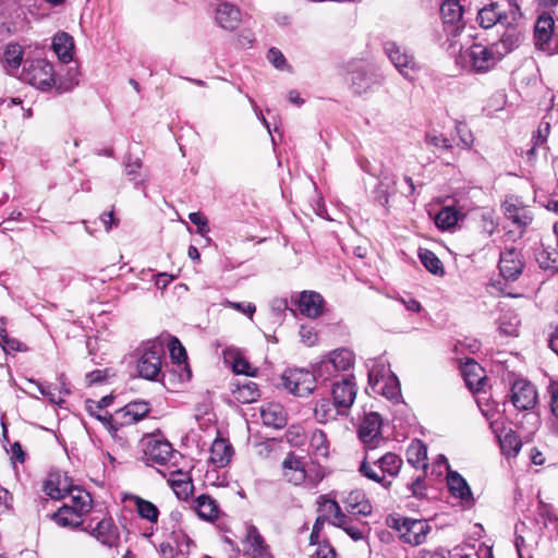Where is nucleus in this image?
Segmentation results:
<instances>
[{"instance_id":"774afa93","label":"nucleus","mask_w":558,"mask_h":558,"mask_svg":"<svg viewBox=\"0 0 558 558\" xmlns=\"http://www.w3.org/2000/svg\"><path fill=\"white\" fill-rule=\"evenodd\" d=\"M171 487L179 498H187V496L192 493L193 483L191 481V482H185L178 486H171Z\"/></svg>"},{"instance_id":"864d4df0","label":"nucleus","mask_w":558,"mask_h":558,"mask_svg":"<svg viewBox=\"0 0 558 558\" xmlns=\"http://www.w3.org/2000/svg\"><path fill=\"white\" fill-rule=\"evenodd\" d=\"M165 476H168V483L170 486H178L192 481L187 472H184L181 469H173L172 466L168 468V473L165 474Z\"/></svg>"},{"instance_id":"c03bdc74","label":"nucleus","mask_w":558,"mask_h":558,"mask_svg":"<svg viewBox=\"0 0 558 558\" xmlns=\"http://www.w3.org/2000/svg\"><path fill=\"white\" fill-rule=\"evenodd\" d=\"M536 260L541 268L551 274L558 271V255H556V250L550 244L537 253Z\"/></svg>"},{"instance_id":"ddd939ff","label":"nucleus","mask_w":558,"mask_h":558,"mask_svg":"<svg viewBox=\"0 0 558 558\" xmlns=\"http://www.w3.org/2000/svg\"><path fill=\"white\" fill-rule=\"evenodd\" d=\"M331 397L339 409L348 415L356 398L357 388L353 376H345L331 385Z\"/></svg>"},{"instance_id":"9b49d317","label":"nucleus","mask_w":558,"mask_h":558,"mask_svg":"<svg viewBox=\"0 0 558 558\" xmlns=\"http://www.w3.org/2000/svg\"><path fill=\"white\" fill-rule=\"evenodd\" d=\"M381 424V417L376 412L366 414L362 420L359 427V437L366 450H373L384 441Z\"/></svg>"},{"instance_id":"f03ea898","label":"nucleus","mask_w":558,"mask_h":558,"mask_svg":"<svg viewBox=\"0 0 558 558\" xmlns=\"http://www.w3.org/2000/svg\"><path fill=\"white\" fill-rule=\"evenodd\" d=\"M21 80L43 92L56 86L59 93H64L78 85L76 78L69 82L60 81L57 85L53 65L46 59H35L27 63L22 71Z\"/></svg>"},{"instance_id":"4468645a","label":"nucleus","mask_w":558,"mask_h":558,"mask_svg":"<svg viewBox=\"0 0 558 558\" xmlns=\"http://www.w3.org/2000/svg\"><path fill=\"white\" fill-rule=\"evenodd\" d=\"M555 21L551 15L543 13L538 16L534 27L535 46L549 54L558 53V46L551 45Z\"/></svg>"},{"instance_id":"473e14b6","label":"nucleus","mask_w":558,"mask_h":558,"mask_svg":"<svg viewBox=\"0 0 558 558\" xmlns=\"http://www.w3.org/2000/svg\"><path fill=\"white\" fill-rule=\"evenodd\" d=\"M233 453V448L228 440L217 438L211 444L209 461L215 468H225L231 461Z\"/></svg>"},{"instance_id":"7c9ffc66","label":"nucleus","mask_w":558,"mask_h":558,"mask_svg":"<svg viewBox=\"0 0 558 558\" xmlns=\"http://www.w3.org/2000/svg\"><path fill=\"white\" fill-rule=\"evenodd\" d=\"M324 306L323 296L314 291H304L299 299L301 314L308 318H316L322 315Z\"/></svg>"},{"instance_id":"aec40b11","label":"nucleus","mask_w":558,"mask_h":558,"mask_svg":"<svg viewBox=\"0 0 558 558\" xmlns=\"http://www.w3.org/2000/svg\"><path fill=\"white\" fill-rule=\"evenodd\" d=\"M502 208L507 219L511 220L518 228H525L533 220L532 211L518 197H507Z\"/></svg>"},{"instance_id":"412c9836","label":"nucleus","mask_w":558,"mask_h":558,"mask_svg":"<svg viewBox=\"0 0 558 558\" xmlns=\"http://www.w3.org/2000/svg\"><path fill=\"white\" fill-rule=\"evenodd\" d=\"M524 263L522 255L515 248H506L500 253L499 270L506 280H515L522 274Z\"/></svg>"},{"instance_id":"f8f14e48","label":"nucleus","mask_w":558,"mask_h":558,"mask_svg":"<svg viewBox=\"0 0 558 558\" xmlns=\"http://www.w3.org/2000/svg\"><path fill=\"white\" fill-rule=\"evenodd\" d=\"M385 53L403 77L412 80L411 73L417 70V64L411 53L395 41L385 44Z\"/></svg>"},{"instance_id":"b1692460","label":"nucleus","mask_w":558,"mask_h":558,"mask_svg":"<svg viewBox=\"0 0 558 558\" xmlns=\"http://www.w3.org/2000/svg\"><path fill=\"white\" fill-rule=\"evenodd\" d=\"M149 412L147 402H131L116 412V426L132 425L144 418Z\"/></svg>"},{"instance_id":"6e6552de","label":"nucleus","mask_w":558,"mask_h":558,"mask_svg":"<svg viewBox=\"0 0 558 558\" xmlns=\"http://www.w3.org/2000/svg\"><path fill=\"white\" fill-rule=\"evenodd\" d=\"M163 349L160 343L148 342L142 350L137 362V371L141 377L154 380L161 371V356Z\"/></svg>"},{"instance_id":"cd10ccee","label":"nucleus","mask_w":558,"mask_h":558,"mask_svg":"<svg viewBox=\"0 0 558 558\" xmlns=\"http://www.w3.org/2000/svg\"><path fill=\"white\" fill-rule=\"evenodd\" d=\"M348 513L359 517H367L372 513V506L361 490H352L341 499Z\"/></svg>"},{"instance_id":"e2e57ef3","label":"nucleus","mask_w":558,"mask_h":558,"mask_svg":"<svg viewBox=\"0 0 558 558\" xmlns=\"http://www.w3.org/2000/svg\"><path fill=\"white\" fill-rule=\"evenodd\" d=\"M299 333L301 341L307 347H312L317 342L318 337L313 327L301 326Z\"/></svg>"},{"instance_id":"0eeeda50","label":"nucleus","mask_w":558,"mask_h":558,"mask_svg":"<svg viewBox=\"0 0 558 558\" xmlns=\"http://www.w3.org/2000/svg\"><path fill=\"white\" fill-rule=\"evenodd\" d=\"M316 380L314 373L301 368L287 369L281 376L284 389L299 397L312 393Z\"/></svg>"},{"instance_id":"69168bd1","label":"nucleus","mask_w":558,"mask_h":558,"mask_svg":"<svg viewBox=\"0 0 558 558\" xmlns=\"http://www.w3.org/2000/svg\"><path fill=\"white\" fill-rule=\"evenodd\" d=\"M548 395L550 412L558 418V383H551L548 386Z\"/></svg>"},{"instance_id":"6e6d98bb","label":"nucleus","mask_w":558,"mask_h":558,"mask_svg":"<svg viewBox=\"0 0 558 558\" xmlns=\"http://www.w3.org/2000/svg\"><path fill=\"white\" fill-rule=\"evenodd\" d=\"M288 442L292 446H301L306 439L305 430L300 425H293L289 427L286 434Z\"/></svg>"},{"instance_id":"2eb2a0df","label":"nucleus","mask_w":558,"mask_h":558,"mask_svg":"<svg viewBox=\"0 0 558 558\" xmlns=\"http://www.w3.org/2000/svg\"><path fill=\"white\" fill-rule=\"evenodd\" d=\"M323 507L324 511L330 515V523L332 525L342 529L353 541L364 538L363 531L350 524V518L342 512L338 501L325 500Z\"/></svg>"},{"instance_id":"72a5a7b5","label":"nucleus","mask_w":558,"mask_h":558,"mask_svg":"<svg viewBox=\"0 0 558 558\" xmlns=\"http://www.w3.org/2000/svg\"><path fill=\"white\" fill-rule=\"evenodd\" d=\"M314 416L318 423L326 424L337 420L338 416H347V414L338 408L333 400L322 398L315 404Z\"/></svg>"},{"instance_id":"7ed1b4c3","label":"nucleus","mask_w":558,"mask_h":558,"mask_svg":"<svg viewBox=\"0 0 558 558\" xmlns=\"http://www.w3.org/2000/svg\"><path fill=\"white\" fill-rule=\"evenodd\" d=\"M501 59V53L496 47L474 43L470 47L461 49L457 62L472 73H487L495 69Z\"/></svg>"},{"instance_id":"f3484780","label":"nucleus","mask_w":558,"mask_h":558,"mask_svg":"<svg viewBox=\"0 0 558 558\" xmlns=\"http://www.w3.org/2000/svg\"><path fill=\"white\" fill-rule=\"evenodd\" d=\"M193 545L192 539L181 529L172 530L170 541L160 546L165 558H186Z\"/></svg>"},{"instance_id":"c756f323","label":"nucleus","mask_w":558,"mask_h":558,"mask_svg":"<svg viewBox=\"0 0 558 558\" xmlns=\"http://www.w3.org/2000/svg\"><path fill=\"white\" fill-rule=\"evenodd\" d=\"M90 527V534L102 545L116 546L119 539L118 530L110 518L100 520L95 526Z\"/></svg>"},{"instance_id":"8fccbe9b","label":"nucleus","mask_w":558,"mask_h":558,"mask_svg":"<svg viewBox=\"0 0 558 558\" xmlns=\"http://www.w3.org/2000/svg\"><path fill=\"white\" fill-rule=\"evenodd\" d=\"M313 373L317 380L323 381L335 378L339 374L326 356L322 357V360L314 365Z\"/></svg>"},{"instance_id":"20e7f679","label":"nucleus","mask_w":558,"mask_h":558,"mask_svg":"<svg viewBox=\"0 0 558 558\" xmlns=\"http://www.w3.org/2000/svg\"><path fill=\"white\" fill-rule=\"evenodd\" d=\"M283 477L293 485L315 487L325 476L319 466L307 465L303 458L290 452L282 461Z\"/></svg>"},{"instance_id":"f704fd0d","label":"nucleus","mask_w":558,"mask_h":558,"mask_svg":"<svg viewBox=\"0 0 558 558\" xmlns=\"http://www.w3.org/2000/svg\"><path fill=\"white\" fill-rule=\"evenodd\" d=\"M461 374L465 380L466 386L471 390H481L483 381L485 380L483 367L472 359H468L461 365Z\"/></svg>"},{"instance_id":"a18cd8bd","label":"nucleus","mask_w":558,"mask_h":558,"mask_svg":"<svg viewBox=\"0 0 558 558\" xmlns=\"http://www.w3.org/2000/svg\"><path fill=\"white\" fill-rule=\"evenodd\" d=\"M134 505L136 512L142 519L151 523H156L158 521L159 510L156 505L138 496L134 497Z\"/></svg>"},{"instance_id":"37998d69","label":"nucleus","mask_w":558,"mask_h":558,"mask_svg":"<svg viewBox=\"0 0 558 558\" xmlns=\"http://www.w3.org/2000/svg\"><path fill=\"white\" fill-rule=\"evenodd\" d=\"M310 449L315 458H327L329 454V441L326 434L320 429H315L311 435Z\"/></svg>"},{"instance_id":"ea45409f","label":"nucleus","mask_w":558,"mask_h":558,"mask_svg":"<svg viewBox=\"0 0 558 558\" xmlns=\"http://www.w3.org/2000/svg\"><path fill=\"white\" fill-rule=\"evenodd\" d=\"M325 356L338 373L347 372L354 365V354L349 349H336Z\"/></svg>"},{"instance_id":"bb28decb","label":"nucleus","mask_w":558,"mask_h":558,"mask_svg":"<svg viewBox=\"0 0 558 558\" xmlns=\"http://www.w3.org/2000/svg\"><path fill=\"white\" fill-rule=\"evenodd\" d=\"M440 14L444 24L448 26V33L457 35L458 31L461 28L459 24L463 15V9L460 2L458 0L444 1L440 7Z\"/></svg>"},{"instance_id":"de8ad7c7","label":"nucleus","mask_w":558,"mask_h":558,"mask_svg":"<svg viewBox=\"0 0 558 558\" xmlns=\"http://www.w3.org/2000/svg\"><path fill=\"white\" fill-rule=\"evenodd\" d=\"M500 447L507 457H515L521 450L522 441L514 433L510 432L500 439Z\"/></svg>"},{"instance_id":"6ab92c4d","label":"nucleus","mask_w":558,"mask_h":558,"mask_svg":"<svg viewBox=\"0 0 558 558\" xmlns=\"http://www.w3.org/2000/svg\"><path fill=\"white\" fill-rule=\"evenodd\" d=\"M214 16L219 27L230 32L236 29L242 21L240 9L227 1H220L216 4Z\"/></svg>"},{"instance_id":"0e129e2a","label":"nucleus","mask_w":558,"mask_h":558,"mask_svg":"<svg viewBox=\"0 0 558 558\" xmlns=\"http://www.w3.org/2000/svg\"><path fill=\"white\" fill-rule=\"evenodd\" d=\"M426 141L428 144H430L435 147L446 148V149H450L452 147L450 140L442 136L441 134L428 133L426 135Z\"/></svg>"},{"instance_id":"393cba45","label":"nucleus","mask_w":558,"mask_h":558,"mask_svg":"<svg viewBox=\"0 0 558 558\" xmlns=\"http://www.w3.org/2000/svg\"><path fill=\"white\" fill-rule=\"evenodd\" d=\"M505 32L498 41L493 43V46L501 53V59L519 47L522 40V33L518 27V20L513 21L510 25H502Z\"/></svg>"},{"instance_id":"79ce46f5","label":"nucleus","mask_w":558,"mask_h":558,"mask_svg":"<svg viewBox=\"0 0 558 558\" xmlns=\"http://www.w3.org/2000/svg\"><path fill=\"white\" fill-rule=\"evenodd\" d=\"M59 380H60V391H59V395L57 396L54 392L48 390L46 387H44L37 380L32 379V378L27 379V381L29 384H33L37 387L39 393L41 396L46 397L51 404L62 405L64 403V398H62L60 395L61 393L69 395L70 389L66 387L65 376L63 374L60 375Z\"/></svg>"},{"instance_id":"13d9d810","label":"nucleus","mask_w":558,"mask_h":558,"mask_svg":"<svg viewBox=\"0 0 558 558\" xmlns=\"http://www.w3.org/2000/svg\"><path fill=\"white\" fill-rule=\"evenodd\" d=\"M189 219L197 227V233L202 236H205L209 232L208 220L202 213H191Z\"/></svg>"},{"instance_id":"c85d7f7f","label":"nucleus","mask_w":558,"mask_h":558,"mask_svg":"<svg viewBox=\"0 0 558 558\" xmlns=\"http://www.w3.org/2000/svg\"><path fill=\"white\" fill-rule=\"evenodd\" d=\"M74 486L68 476L60 473H50L45 481L44 490L52 499H62Z\"/></svg>"},{"instance_id":"603ef678","label":"nucleus","mask_w":558,"mask_h":558,"mask_svg":"<svg viewBox=\"0 0 558 558\" xmlns=\"http://www.w3.org/2000/svg\"><path fill=\"white\" fill-rule=\"evenodd\" d=\"M89 414L101 422L113 438L117 436L118 427L116 426V417L112 418L107 411H97Z\"/></svg>"},{"instance_id":"423d86ee","label":"nucleus","mask_w":558,"mask_h":558,"mask_svg":"<svg viewBox=\"0 0 558 558\" xmlns=\"http://www.w3.org/2000/svg\"><path fill=\"white\" fill-rule=\"evenodd\" d=\"M510 10L506 12L500 9L497 2H493L482 8L477 13V21L483 28H490L495 25H510L520 16L517 0H508Z\"/></svg>"},{"instance_id":"4c0bfd02","label":"nucleus","mask_w":558,"mask_h":558,"mask_svg":"<svg viewBox=\"0 0 558 558\" xmlns=\"http://www.w3.org/2000/svg\"><path fill=\"white\" fill-rule=\"evenodd\" d=\"M194 510L197 515L206 521H214L219 517V506L209 495H199L194 500Z\"/></svg>"},{"instance_id":"680f3d73","label":"nucleus","mask_w":558,"mask_h":558,"mask_svg":"<svg viewBox=\"0 0 558 558\" xmlns=\"http://www.w3.org/2000/svg\"><path fill=\"white\" fill-rule=\"evenodd\" d=\"M457 134L460 137V142L463 148H470L473 143V135L468 126L463 123H457L456 125Z\"/></svg>"},{"instance_id":"c9c22d12","label":"nucleus","mask_w":558,"mask_h":558,"mask_svg":"<svg viewBox=\"0 0 558 558\" xmlns=\"http://www.w3.org/2000/svg\"><path fill=\"white\" fill-rule=\"evenodd\" d=\"M52 50L61 62L69 63L73 59V37L65 32L57 33L52 38Z\"/></svg>"},{"instance_id":"a878e982","label":"nucleus","mask_w":558,"mask_h":558,"mask_svg":"<svg viewBox=\"0 0 558 558\" xmlns=\"http://www.w3.org/2000/svg\"><path fill=\"white\" fill-rule=\"evenodd\" d=\"M24 48L16 43H9L4 46L0 56V62L9 75H15L22 64Z\"/></svg>"},{"instance_id":"e433bc0d","label":"nucleus","mask_w":558,"mask_h":558,"mask_svg":"<svg viewBox=\"0 0 558 558\" xmlns=\"http://www.w3.org/2000/svg\"><path fill=\"white\" fill-rule=\"evenodd\" d=\"M231 392L236 401L240 403H252L259 398V389L257 384L250 379H243L232 385Z\"/></svg>"},{"instance_id":"2f4dec72","label":"nucleus","mask_w":558,"mask_h":558,"mask_svg":"<svg viewBox=\"0 0 558 558\" xmlns=\"http://www.w3.org/2000/svg\"><path fill=\"white\" fill-rule=\"evenodd\" d=\"M260 417L266 426L282 428L287 423V414L280 403L269 402L260 408Z\"/></svg>"},{"instance_id":"dca6fc26","label":"nucleus","mask_w":558,"mask_h":558,"mask_svg":"<svg viewBox=\"0 0 558 558\" xmlns=\"http://www.w3.org/2000/svg\"><path fill=\"white\" fill-rule=\"evenodd\" d=\"M510 399L512 404L520 411H527L537 402V391L531 383L518 379L511 387Z\"/></svg>"},{"instance_id":"09e8293b","label":"nucleus","mask_w":558,"mask_h":558,"mask_svg":"<svg viewBox=\"0 0 558 558\" xmlns=\"http://www.w3.org/2000/svg\"><path fill=\"white\" fill-rule=\"evenodd\" d=\"M420 259L425 268L434 275H442L444 267L440 259L429 250H422L418 253Z\"/></svg>"},{"instance_id":"1a4fd4ad","label":"nucleus","mask_w":558,"mask_h":558,"mask_svg":"<svg viewBox=\"0 0 558 558\" xmlns=\"http://www.w3.org/2000/svg\"><path fill=\"white\" fill-rule=\"evenodd\" d=\"M349 81L354 93L362 95L380 87L385 75L379 69L367 65L352 71Z\"/></svg>"},{"instance_id":"5701e85b","label":"nucleus","mask_w":558,"mask_h":558,"mask_svg":"<svg viewBox=\"0 0 558 558\" xmlns=\"http://www.w3.org/2000/svg\"><path fill=\"white\" fill-rule=\"evenodd\" d=\"M144 452L148 461L160 465L167 464L177 454L169 441L156 438L146 442Z\"/></svg>"},{"instance_id":"f257e3e1","label":"nucleus","mask_w":558,"mask_h":558,"mask_svg":"<svg viewBox=\"0 0 558 558\" xmlns=\"http://www.w3.org/2000/svg\"><path fill=\"white\" fill-rule=\"evenodd\" d=\"M66 501L52 514L53 521L62 527H78L93 506L88 492L74 486L64 498Z\"/></svg>"},{"instance_id":"58836bf2","label":"nucleus","mask_w":558,"mask_h":558,"mask_svg":"<svg viewBox=\"0 0 558 558\" xmlns=\"http://www.w3.org/2000/svg\"><path fill=\"white\" fill-rule=\"evenodd\" d=\"M447 484L452 496L464 501H470L473 499L470 486L458 472H448Z\"/></svg>"},{"instance_id":"3c124183","label":"nucleus","mask_w":558,"mask_h":558,"mask_svg":"<svg viewBox=\"0 0 558 558\" xmlns=\"http://www.w3.org/2000/svg\"><path fill=\"white\" fill-rule=\"evenodd\" d=\"M170 356L173 362L181 364L186 361V351L182 343L177 339L172 338L168 344Z\"/></svg>"},{"instance_id":"052dcab7","label":"nucleus","mask_w":558,"mask_h":558,"mask_svg":"<svg viewBox=\"0 0 558 558\" xmlns=\"http://www.w3.org/2000/svg\"><path fill=\"white\" fill-rule=\"evenodd\" d=\"M112 402H113L112 396H105L98 401L87 400L86 401V411L88 413L104 411L105 408L109 407Z\"/></svg>"},{"instance_id":"a19ab883","label":"nucleus","mask_w":558,"mask_h":558,"mask_svg":"<svg viewBox=\"0 0 558 558\" xmlns=\"http://www.w3.org/2000/svg\"><path fill=\"white\" fill-rule=\"evenodd\" d=\"M408 462L414 468H427V447L423 441L413 440L407 450Z\"/></svg>"},{"instance_id":"bf43d9fd","label":"nucleus","mask_w":558,"mask_h":558,"mask_svg":"<svg viewBox=\"0 0 558 558\" xmlns=\"http://www.w3.org/2000/svg\"><path fill=\"white\" fill-rule=\"evenodd\" d=\"M223 306L231 307L240 313H243L244 315L248 316V318H253V315L256 312L255 304L248 302V303H242V302H232V301H225Z\"/></svg>"},{"instance_id":"a211bd4d","label":"nucleus","mask_w":558,"mask_h":558,"mask_svg":"<svg viewBox=\"0 0 558 558\" xmlns=\"http://www.w3.org/2000/svg\"><path fill=\"white\" fill-rule=\"evenodd\" d=\"M368 380L375 392L383 395L388 400H397L400 396V388L397 378L392 375L385 376L376 367L368 371Z\"/></svg>"},{"instance_id":"4d7b16f0","label":"nucleus","mask_w":558,"mask_h":558,"mask_svg":"<svg viewBox=\"0 0 558 558\" xmlns=\"http://www.w3.org/2000/svg\"><path fill=\"white\" fill-rule=\"evenodd\" d=\"M232 369L236 374L246 375L254 377L257 373V368L253 367L248 361L239 356L235 357L232 364Z\"/></svg>"},{"instance_id":"9d476101","label":"nucleus","mask_w":558,"mask_h":558,"mask_svg":"<svg viewBox=\"0 0 558 558\" xmlns=\"http://www.w3.org/2000/svg\"><path fill=\"white\" fill-rule=\"evenodd\" d=\"M393 527L399 532L402 542L412 546H418L425 543L430 532V525L427 521L409 518L396 520Z\"/></svg>"},{"instance_id":"5fc2aeb1","label":"nucleus","mask_w":558,"mask_h":558,"mask_svg":"<svg viewBox=\"0 0 558 558\" xmlns=\"http://www.w3.org/2000/svg\"><path fill=\"white\" fill-rule=\"evenodd\" d=\"M0 344L5 353L8 352H26L28 348L17 339L10 338L8 333L0 338Z\"/></svg>"},{"instance_id":"338daca9","label":"nucleus","mask_w":558,"mask_h":558,"mask_svg":"<svg viewBox=\"0 0 558 558\" xmlns=\"http://www.w3.org/2000/svg\"><path fill=\"white\" fill-rule=\"evenodd\" d=\"M267 58H268L269 62L271 64H274V66L277 68V69H282V66L286 63L284 56L281 53L280 50H278L276 48H271L268 51Z\"/></svg>"},{"instance_id":"39448f33","label":"nucleus","mask_w":558,"mask_h":558,"mask_svg":"<svg viewBox=\"0 0 558 558\" xmlns=\"http://www.w3.org/2000/svg\"><path fill=\"white\" fill-rule=\"evenodd\" d=\"M402 464L403 461L398 454L393 452H386L373 463L368 461V456H366L364 461L361 463L359 471L368 480L379 483L384 487H389L391 482L386 481V475L396 477L399 474Z\"/></svg>"},{"instance_id":"4be33fe9","label":"nucleus","mask_w":558,"mask_h":558,"mask_svg":"<svg viewBox=\"0 0 558 558\" xmlns=\"http://www.w3.org/2000/svg\"><path fill=\"white\" fill-rule=\"evenodd\" d=\"M243 554L247 558H272L268 545L255 526H248L246 530Z\"/></svg>"},{"instance_id":"49530a36","label":"nucleus","mask_w":558,"mask_h":558,"mask_svg":"<svg viewBox=\"0 0 558 558\" xmlns=\"http://www.w3.org/2000/svg\"><path fill=\"white\" fill-rule=\"evenodd\" d=\"M459 213L452 207H444L435 217L436 226L441 230L454 227L459 220Z\"/></svg>"}]
</instances>
